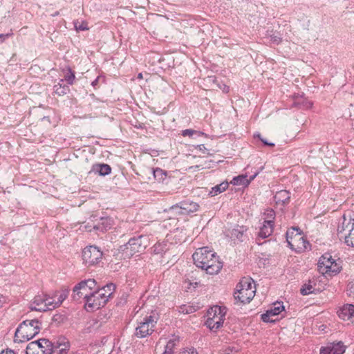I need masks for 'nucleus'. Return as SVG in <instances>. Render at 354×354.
<instances>
[{"label": "nucleus", "mask_w": 354, "mask_h": 354, "mask_svg": "<svg viewBox=\"0 0 354 354\" xmlns=\"http://www.w3.org/2000/svg\"><path fill=\"white\" fill-rule=\"evenodd\" d=\"M41 330V322L37 319L23 321L17 328L14 340L24 342L37 335Z\"/></svg>", "instance_id": "f257e3e1"}, {"label": "nucleus", "mask_w": 354, "mask_h": 354, "mask_svg": "<svg viewBox=\"0 0 354 354\" xmlns=\"http://www.w3.org/2000/svg\"><path fill=\"white\" fill-rule=\"evenodd\" d=\"M256 288L254 281L249 277H243L236 284L234 293V299L241 304L250 303L255 295Z\"/></svg>", "instance_id": "f03ea898"}, {"label": "nucleus", "mask_w": 354, "mask_h": 354, "mask_svg": "<svg viewBox=\"0 0 354 354\" xmlns=\"http://www.w3.org/2000/svg\"><path fill=\"white\" fill-rule=\"evenodd\" d=\"M37 341H39L41 354H62L70 348L69 341L63 336L57 337L53 342L44 338Z\"/></svg>", "instance_id": "7ed1b4c3"}, {"label": "nucleus", "mask_w": 354, "mask_h": 354, "mask_svg": "<svg viewBox=\"0 0 354 354\" xmlns=\"http://www.w3.org/2000/svg\"><path fill=\"white\" fill-rule=\"evenodd\" d=\"M158 319L159 315L156 312H151L150 315H146L138 322L134 335L138 338H145L151 335L155 330Z\"/></svg>", "instance_id": "20e7f679"}, {"label": "nucleus", "mask_w": 354, "mask_h": 354, "mask_svg": "<svg viewBox=\"0 0 354 354\" xmlns=\"http://www.w3.org/2000/svg\"><path fill=\"white\" fill-rule=\"evenodd\" d=\"M149 243L147 236L140 235L129 239L128 243L120 246V250L125 257L130 258L136 253L142 252Z\"/></svg>", "instance_id": "39448f33"}, {"label": "nucleus", "mask_w": 354, "mask_h": 354, "mask_svg": "<svg viewBox=\"0 0 354 354\" xmlns=\"http://www.w3.org/2000/svg\"><path fill=\"white\" fill-rule=\"evenodd\" d=\"M226 314L225 308L214 306L207 311V319L205 325L211 330H217L223 324Z\"/></svg>", "instance_id": "423d86ee"}, {"label": "nucleus", "mask_w": 354, "mask_h": 354, "mask_svg": "<svg viewBox=\"0 0 354 354\" xmlns=\"http://www.w3.org/2000/svg\"><path fill=\"white\" fill-rule=\"evenodd\" d=\"M286 241L292 250H307L310 246L309 242L304 239L297 227H292L286 233Z\"/></svg>", "instance_id": "0eeeda50"}, {"label": "nucleus", "mask_w": 354, "mask_h": 354, "mask_svg": "<svg viewBox=\"0 0 354 354\" xmlns=\"http://www.w3.org/2000/svg\"><path fill=\"white\" fill-rule=\"evenodd\" d=\"M109 301V296H106L104 293H102L98 289L94 290L90 297L85 303V307L87 310H98L104 307Z\"/></svg>", "instance_id": "6e6552de"}, {"label": "nucleus", "mask_w": 354, "mask_h": 354, "mask_svg": "<svg viewBox=\"0 0 354 354\" xmlns=\"http://www.w3.org/2000/svg\"><path fill=\"white\" fill-rule=\"evenodd\" d=\"M102 252L96 246L90 245L82 251L84 263L90 266L97 264L102 259Z\"/></svg>", "instance_id": "1a4fd4ad"}, {"label": "nucleus", "mask_w": 354, "mask_h": 354, "mask_svg": "<svg viewBox=\"0 0 354 354\" xmlns=\"http://www.w3.org/2000/svg\"><path fill=\"white\" fill-rule=\"evenodd\" d=\"M198 208L199 205L197 203L187 199L171 206L169 211L175 214L187 215L197 212Z\"/></svg>", "instance_id": "9d476101"}, {"label": "nucleus", "mask_w": 354, "mask_h": 354, "mask_svg": "<svg viewBox=\"0 0 354 354\" xmlns=\"http://www.w3.org/2000/svg\"><path fill=\"white\" fill-rule=\"evenodd\" d=\"M51 299L52 298L48 295H37L30 304L29 308L30 310L39 312L52 310L54 300Z\"/></svg>", "instance_id": "9b49d317"}, {"label": "nucleus", "mask_w": 354, "mask_h": 354, "mask_svg": "<svg viewBox=\"0 0 354 354\" xmlns=\"http://www.w3.org/2000/svg\"><path fill=\"white\" fill-rule=\"evenodd\" d=\"M214 254H216V252L209 250L208 247H203L197 249L193 254L192 257L194 264L203 270L206 262L208 261L210 257H214Z\"/></svg>", "instance_id": "f8f14e48"}, {"label": "nucleus", "mask_w": 354, "mask_h": 354, "mask_svg": "<svg viewBox=\"0 0 354 354\" xmlns=\"http://www.w3.org/2000/svg\"><path fill=\"white\" fill-rule=\"evenodd\" d=\"M283 310H284V306L282 303L276 302L274 304V306L261 315V320L266 323L275 322L276 319H273L272 317L279 315Z\"/></svg>", "instance_id": "ddd939ff"}, {"label": "nucleus", "mask_w": 354, "mask_h": 354, "mask_svg": "<svg viewBox=\"0 0 354 354\" xmlns=\"http://www.w3.org/2000/svg\"><path fill=\"white\" fill-rule=\"evenodd\" d=\"M222 266L221 262L218 261V257L214 254V257H210L208 261L206 262L203 270H205L207 274H217L221 270Z\"/></svg>", "instance_id": "4468645a"}, {"label": "nucleus", "mask_w": 354, "mask_h": 354, "mask_svg": "<svg viewBox=\"0 0 354 354\" xmlns=\"http://www.w3.org/2000/svg\"><path fill=\"white\" fill-rule=\"evenodd\" d=\"M345 346L342 342L332 343L326 347L320 349L319 354H344Z\"/></svg>", "instance_id": "2eb2a0df"}, {"label": "nucleus", "mask_w": 354, "mask_h": 354, "mask_svg": "<svg viewBox=\"0 0 354 354\" xmlns=\"http://www.w3.org/2000/svg\"><path fill=\"white\" fill-rule=\"evenodd\" d=\"M273 229L274 225L272 223V220H265L258 232L257 241L270 236L273 232Z\"/></svg>", "instance_id": "dca6fc26"}, {"label": "nucleus", "mask_w": 354, "mask_h": 354, "mask_svg": "<svg viewBox=\"0 0 354 354\" xmlns=\"http://www.w3.org/2000/svg\"><path fill=\"white\" fill-rule=\"evenodd\" d=\"M259 173V171L254 172V174L251 176L249 179L248 178V176L246 174L235 176L232 178L231 183L234 185H242L247 187L250 183V182L256 178Z\"/></svg>", "instance_id": "f3484780"}, {"label": "nucleus", "mask_w": 354, "mask_h": 354, "mask_svg": "<svg viewBox=\"0 0 354 354\" xmlns=\"http://www.w3.org/2000/svg\"><path fill=\"white\" fill-rule=\"evenodd\" d=\"M335 261V260L333 259L330 254L325 253L324 254H323L319 258L318 261V268L319 272L323 274L324 271H325L326 268H328L329 267L332 266Z\"/></svg>", "instance_id": "a211bd4d"}, {"label": "nucleus", "mask_w": 354, "mask_h": 354, "mask_svg": "<svg viewBox=\"0 0 354 354\" xmlns=\"http://www.w3.org/2000/svg\"><path fill=\"white\" fill-rule=\"evenodd\" d=\"M101 176L109 175L111 172V167L105 163H97L93 165L91 171Z\"/></svg>", "instance_id": "6ab92c4d"}, {"label": "nucleus", "mask_w": 354, "mask_h": 354, "mask_svg": "<svg viewBox=\"0 0 354 354\" xmlns=\"http://www.w3.org/2000/svg\"><path fill=\"white\" fill-rule=\"evenodd\" d=\"M339 317L343 319L351 320L354 323V305L346 304L340 310Z\"/></svg>", "instance_id": "aec40b11"}, {"label": "nucleus", "mask_w": 354, "mask_h": 354, "mask_svg": "<svg viewBox=\"0 0 354 354\" xmlns=\"http://www.w3.org/2000/svg\"><path fill=\"white\" fill-rule=\"evenodd\" d=\"M69 291L67 289L62 290V291H57L53 293V296L50 297L53 301L52 305V309L59 306L68 297Z\"/></svg>", "instance_id": "412c9836"}, {"label": "nucleus", "mask_w": 354, "mask_h": 354, "mask_svg": "<svg viewBox=\"0 0 354 354\" xmlns=\"http://www.w3.org/2000/svg\"><path fill=\"white\" fill-rule=\"evenodd\" d=\"M113 225V220L109 217H102L100 221L93 226V228L100 232H106L111 229Z\"/></svg>", "instance_id": "4be33fe9"}, {"label": "nucleus", "mask_w": 354, "mask_h": 354, "mask_svg": "<svg viewBox=\"0 0 354 354\" xmlns=\"http://www.w3.org/2000/svg\"><path fill=\"white\" fill-rule=\"evenodd\" d=\"M246 231V227L243 225H236L229 231L228 235L230 236L231 239H236L240 241H243V237Z\"/></svg>", "instance_id": "5701e85b"}, {"label": "nucleus", "mask_w": 354, "mask_h": 354, "mask_svg": "<svg viewBox=\"0 0 354 354\" xmlns=\"http://www.w3.org/2000/svg\"><path fill=\"white\" fill-rule=\"evenodd\" d=\"M274 198L276 203L285 205L290 201V193L287 190H280L275 194Z\"/></svg>", "instance_id": "b1692460"}, {"label": "nucleus", "mask_w": 354, "mask_h": 354, "mask_svg": "<svg viewBox=\"0 0 354 354\" xmlns=\"http://www.w3.org/2000/svg\"><path fill=\"white\" fill-rule=\"evenodd\" d=\"M315 286L316 280L314 279H310L308 283H306L302 286L300 292L302 295H308L315 293L316 291Z\"/></svg>", "instance_id": "393cba45"}, {"label": "nucleus", "mask_w": 354, "mask_h": 354, "mask_svg": "<svg viewBox=\"0 0 354 354\" xmlns=\"http://www.w3.org/2000/svg\"><path fill=\"white\" fill-rule=\"evenodd\" d=\"M341 261L339 260H335L332 266L329 267L328 268H326L325 271H324L323 274L328 275V276H334L340 272L342 270V266H341Z\"/></svg>", "instance_id": "a878e982"}, {"label": "nucleus", "mask_w": 354, "mask_h": 354, "mask_svg": "<svg viewBox=\"0 0 354 354\" xmlns=\"http://www.w3.org/2000/svg\"><path fill=\"white\" fill-rule=\"evenodd\" d=\"M64 80H60L57 84L54 85L53 92L59 96H62L70 91L69 86L68 85L63 84Z\"/></svg>", "instance_id": "bb28decb"}, {"label": "nucleus", "mask_w": 354, "mask_h": 354, "mask_svg": "<svg viewBox=\"0 0 354 354\" xmlns=\"http://www.w3.org/2000/svg\"><path fill=\"white\" fill-rule=\"evenodd\" d=\"M169 249V244L167 243H156L152 248V252L155 254L163 256Z\"/></svg>", "instance_id": "cd10ccee"}, {"label": "nucleus", "mask_w": 354, "mask_h": 354, "mask_svg": "<svg viewBox=\"0 0 354 354\" xmlns=\"http://www.w3.org/2000/svg\"><path fill=\"white\" fill-rule=\"evenodd\" d=\"M39 345L37 340L30 342L26 346V354H41Z\"/></svg>", "instance_id": "c85d7f7f"}, {"label": "nucleus", "mask_w": 354, "mask_h": 354, "mask_svg": "<svg viewBox=\"0 0 354 354\" xmlns=\"http://www.w3.org/2000/svg\"><path fill=\"white\" fill-rule=\"evenodd\" d=\"M229 183L227 181L222 182L221 183L215 185L212 188V190L209 192L212 196H216L218 194H221L225 191L228 187Z\"/></svg>", "instance_id": "c756f323"}, {"label": "nucleus", "mask_w": 354, "mask_h": 354, "mask_svg": "<svg viewBox=\"0 0 354 354\" xmlns=\"http://www.w3.org/2000/svg\"><path fill=\"white\" fill-rule=\"evenodd\" d=\"M63 71H66L64 75V81H66L68 84L73 85L75 80V72L72 71L70 67H67L66 69H64Z\"/></svg>", "instance_id": "7c9ffc66"}, {"label": "nucleus", "mask_w": 354, "mask_h": 354, "mask_svg": "<svg viewBox=\"0 0 354 354\" xmlns=\"http://www.w3.org/2000/svg\"><path fill=\"white\" fill-rule=\"evenodd\" d=\"M153 174L154 178L157 181L162 182L166 178L167 173L163 169L157 167L156 169H153Z\"/></svg>", "instance_id": "2f4dec72"}, {"label": "nucleus", "mask_w": 354, "mask_h": 354, "mask_svg": "<svg viewBox=\"0 0 354 354\" xmlns=\"http://www.w3.org/2000/svg\"><path fill=\"white\" fill-rule=\"evenodd\" d=\"M97 288L100 291H102V292L103 291L106 290L107 295L105 293H104V295L106 296H109V299L115 291V286L112 283H107L104 287H102V288H100L99 287H97Z\"/></svg>", "instance_id": "473e14b6"}, {"label": "nucleus", "mask_w": 354, "mask_h": 354, "mask_svg": "<svg viewBox=\"0 0 354 354\" xmlns=\"http://www.w3.org/2000/svg\"><path fill=\"white\" fill-rule=\"evenodd\" d=\"M76 289L81 290L85 295V303L86 300L90 297V295H92L93 292H91L84 283L82 281H80L77 284H76Z\"/></svg>", "instance_id": "72a5a7b5"}, {"label": "nucleus", "mask_w": 354, "mask_h": 354, "mask_svg": "<svg viewBox=\"0 0 354 354\" xmlns=\"http://www.w3.org/2000/svg\"><path fill=\"white\" fill-rule=\"evenodd\" d=\"M176 339H170L166 344L165 351L162 354H174V348L176 345Z\"/></svg>", "instance_id": "f704fd0d"}, {"label": "nucleus", "mask_w": 354, "mask_h": 354, "mask_svg": "<svg viewBox=\"0 0 354 354\" xmlns=\"http://www.w3.org/2000/svg\"><path fill=\"white\" fill-rule=\"evenodd\" d=\"M73 298L74 300L81 302V299H83L84 301L85 302V295H84L81 290L76 289V285L73 288Z\"/></svg>", "instance_id": "c9c22d12"}, {"label": "nucleus", "mask_w": 354, "mask_h": 354, "mask_svg": "<svg viewBox=\"0 0 354 354\" xmlns=\"http://www.w3.org/2000/svg\"><path fill=\"white\" fill-rule=\"evenodd\" d=\"M83 283L91 291L97 290V288H96L97 282L93 279H88L86 280L82 281Z\"/></svg>", "instance_id": "e433bc0d"}, {"label": "nucleus", "mask_w": 354, "mask_h": 354, "mask_svg": "<svg viewBox=\"0 0 354 354\" xmlns=\"http://www.w3.org/2000/svg\"><path fill=\"white\" fill-rule=\"evenodd\" d=\"M194 135H197L198 136H200L205 135V133L201 131H195L193 129H185L182 131V136L184 137H185V136L191 137Z\"/></svg>", "instance_id": "4c0bfd02"}, {"label": "nucleus", "mask_w": 354, "mask_h": 354, "mask_svg": "<svg viewBox=\"0 0 354 354\" xmlns=\"http://www.w3.org/2000/svg\"><path fill=\"white\" fill-rule=\"evenodd\" d=\"M266 220H272V223L274 224L275 212L272 209H267L264 212Z\"/></svg>", "instance_id": "58836bf2"}, {"label": "nucleus", "mask_w": 354, "mask_h": 354, "mask_svg": "<svg viewBox=\"0 0 354 354\" xmlns=\"http://www.w3.org/2000/svg\"><path fill=\"white\" fill-rule=\"evenodd\" d=\"M346 293L348 297L354 298V279L348 283Z\"/></svg>", "instance_id": "ea45409f"}, {"label": "nucleus", "mask_w": 354, "mask_h": 354, "mask_svg": "<svg viewBox=\"0 0 354 354\" xmlns=\"http://www.w3.org/2000/svg\"><path fill=\"white\" fill-rule=\"evenodd\" d=\"M75 28L76 30L80 31V30H88V28L87 26V23L85 21H82L81 23L77 21L74 24Z\"/></svg>", "instance_id": "a19ab883"}, {"label": "nucleus", "mask_w": 354, "mask_h": 354, "mask_svg": "<svg viewBox=\"0 0 354 354\" xmlns=\"http://www.w3.org/2000/svg\"><path fill=\"white\" fill-rule=\"evenodd\" d=\"M207 80L209 82L212 83L213 87L218 88L221 84V81L215 76H209Z\"/></svg>", "instance_id": "79ce46f5"}, {"label": "nucleus", "mask_w": 354, "mask_h": 354, "mask_svg": "<svg viewBox=\"0 0 354 354\" xmlns=\"http://www.w3.org/2000/svg\"><path fill=\"white\" fill-rule=\"evenodd\" d=\"M180 311L185 314H189L194 311V308L192 306H180Z\"/></svg>", "instance_id": "37998d69"}, {"label": "nucleus", "mask_w": 354, "mask_h": 354, "mask_svg": "<svg viewBox=\"0 0 354 354\" xmlns=\"http://www.w3.org/2000/svg\"><path fill=\"white\" fill-rule=\"evenodd\" d=\"M254 138H258L263 143V145H266V146H270V147H274V143L269 142L266 140H265L263 138H261V134L259 133H255L254 135Z\"/></svg>", "instance_id": "c03bdc74"}, {"label": "nucleus", "mask_w": 354, "mask_h": 354, "mask_svg": "<svg viewBox=\"0 0 354 354\" xmlns=\"http://www.w3.org/2000/svg\"><path fill=\"white\" fill-rule=\"evenodd\" d=\"M64 319H65L64 315H59V314L54 315L52 318V320L53 322H57V323L63 322Z\"/></svg>", "instance_id": "a18cd8bd"}, {"label": "nucleus", "mask_w": 354, "mask_h": 354, "mask_svg": "<svg viewBox=\"0 0 354 354\" xmlns=\"http://www.w3.org/2000/svg\"><path fill=\"white\" fill-rule=\"evenodd\" d=\"M12 35H13V33H12V30H10V32H8L6 34H0V43H2L6 39H8Z\"/></svg>", "instance_id": "49530a36"}, {"label": "nucleus", "mask_w": 354, "mask_h": 354, "mask_svg": "<svg viewBox=\"0 0 354 354\" xmlns=\"http://www.w3.org/2000/svg\"><path fill=\"white\" fill-rule=\"evenodd\" d=\"M271 41L272 43L278 44L281 41V39L277 36V35H272L271 36Z\"/></svg>", "instance_id": "de8ad7c7"}, {"label": "nucleus", "mask_w": 354, "mask_h": 354, "mask_svg": "<svg viewBox=\"0 0 354 354\" xmlns=\"http://www.w3.org/2000/svg\"><path fill=\"white\" fill-rule=\"evenodd\" d=\"M218 88L221 89L224 93H228L229 91V86L223 84L222 82Z\"/></svg>", "instance_id": "09e8293b"}, {"label": "nucleus", "mask_w": 354, "mask_h": 354, "mask_svg": "<svg viewBox=\"0 0 354 354\" xmlns=\"http://www.w3.org/2000/svg\"><path fill=\"white\" fill-rule=\"evenodd\" d=\"M180 354H198V353L194 348H189V350L183 351Z\"/></svg>", "instance_id": "8fccbe9b"}, {"label": "nucleus", "mask_w": 354, "mask_h": 354, "mask_svg": "<svg viewBox=\"0 0 354 354\" xmlns=\"http://www.w3.org/2000/svg\"><path fill=\"white\" fill-rule=\"evenodd\" d=\"M6 298L2 295H0V308H1L4 304L6 303Z\"/></svg>", "instance_id": "3c124183"}, {"label": "nucleus", "mask_w": 354, "mask_h": 354, "mask_svg": "<svg viewBox=\"0 0 354 354\" xmlns=\"http://www.w3.org/2000/svg\"><path fill=\"white\" fill-rule=\"evenodd\" d=\"M0 354H16L14 351L7 348L6 350H3Z\"/></svg>", "instance_id": "603ef678"}, {"label": "nucleus", "mask_w": 354, "mask_h": 354, "mask_svg": "<svg viewBox=\"0 0 354 354\" xmlns=\"http://www.w3.org/2000/svg\"><path fill=\"white\" fill-rule=\"evenodd\" d=\"M98 80H99V77H97L94 81L92 82L91 85L93 86H97L98 84Z\"/></svg>", "instance_id": "864d4df0"}, {"label": "nucleus", "mask_w": 354, "mask_h": 354, "mask_svg": "<svg viewBox=\"0 0 354 354\" xmlns=\"http://www.w3.org/2000/svg\"><path fill=\"white\" fill-rule=\"evenodd\" d=\"M90 332H91L90 327H88V328H86L84 329V333H90Z\"/></svg>", "instance_id": "5fc2aeb1"}, {"label": "nucleus", "mask_w": 354, "mask_h": 354, "mask_svg": "<svg viewBox=\"0 0 354 354\" xmlns=\"http://www.w3.org/2000/svg\"><path fill=\"white\" fill-rule=\"evenodd\" d=\"M296 244H299L300 246H302V243H301V241H297V242H296Z\"/></svg>", "instance_id": "6e6d98bb"}, {"label": "nucleus", "mask_w": 354, "mask_h": 354, "mask_svg": "<svg viewBox=\"0 0 354 354\" xmlns=\"http://www.w3.org/2000/svg\"><path fill=\"white\" fill-rule=\"evenodd\" d=\"M308 107H311L312 106V103L311 102H308Z\"/></svg>", "instance_id": "4d7b16f0"}, {"label": "nucleus", "mask_w": 354, "mask_h": 354, "mask_svg": "<svg viewBox=\"0 0 354 354\" xmlns=\"http://www.w3.org/2000/svg\"><path fill=\"white\" fill-rule=\"evenodd\" d=\"M138 77V78H142V73H139Z\"/></svg>", "instance_id": "13d9d810"}, {"label": "nucleus", "mask_w": 354, "mask_h": 354, "mask_svg": "<svg viewBox=\"0 0 354 354\" xmlns=\"http://www.w3.org/2000/svg\"><path fill=\"white\" fill-rule=\"evenodd\" d=\"M102 292H103V293H105V294H106V295H107L106 290L103 291Z\"/></svg>", "instance_id": "bf43d9fd"}]
</instances>
